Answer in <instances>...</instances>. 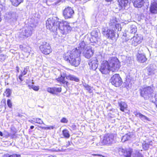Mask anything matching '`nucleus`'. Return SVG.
Here are the masks:
<instances>
[{
	"label": "nucleus",
	"instance_id": "40",
	"mask_svg": "<svg viewBox=\"0 0 157 157\" xmlns=\"http://www.w3.org/2000/svg\"><path fill=\"white\" fill-rule=\"evenodd\" d=\"M7 58V56L6 55L1 54L0 55V59L1 61H4Z\"/></svg>",
	"mask_w": 157,
	"mask_h": 157
},
{
	"label": "nucleus",
	"instance_id": "36",
	"mask_svg": "<svg viewBox=\"0 0 157 157\" xmlns=\"http://www.w3.org/2000/svg\"><path fill=\"white\" fill-rule=\"evenodd\" d=\"M54 94H56L57 92H60L62 90V88L61 87H53Z\"/></svg>",
	"mask_w": 157,
	"mask_h": 157
},
{
	"label": "nucleus",
	"instance_id": "42",
	"mask_svg": "<svg viewBox=\"0 0 157 157\" xmlns=\"http://www.w3.org/2000/svg\"><path fill=\"white\" fill-rule=\"evenodd\" d=\"M7 104L9 108H11L12 107V103L10 100V99H8L7 100Z\"/></svg>",
	"mask_w": 157,
	"mask_h": 157
},
{
	"label": "nucleus",
	"instance_id": "28",
	"mask_svg": "<svg viewBox=\"0 0 157 157\" xmlns=\"http://www.w3.org/2000/svg\"><path fill=\"white\" fill-rule=\"evenodd\" d=\"M12 5L17 7L22 2L23 0H10Z\"/></svg>",
	"mask_w": 157,
	"mask_h": 157
},
{
	"label": "nucleus",
	"instance_id": "39",
	"mask_svg": "<svg viewBox=\"0 0 157 157\" xmlns=\"http://www.w3.org/2000/svg\"><path fill=\"white\" fill-rule=\"evenodd\" d=\"M3 157H21L20 155L17 154L9 155V154L5 155Z\"/></svg>",
	"mask_w": 157,
	"mask_h": 157
},
{
	"label": "nucleus",
	"instance_id": "57",
	"mask_svg": "<svg viewBox=\"0 0 157 157\" xmlns=\"http://www.w3.org/2000/svg\"><path fill=\"white\" fill-rule=\"evenodd\" d=\"M45 128H47V127H43L42 128H43V129H45Z\"/></svg>",
	"mask_w": 157,
	"mask_h": 157
},
{
	"label": "nucleus",
	"instance_id": "23",
	"mask_svg": "<svg viewBox=\"0 0 157 157\" xmlns=\"http://www.w3.org/2000/svg\"><path fill=\"white\" fill-rule=\"evenodd\" d=\"M117 23V21L116 18L115 17H112L110 19L109 22V25L111 28L115 27V25H116Z\"/></svg>",
	"mask_w": 157,
	"mask_h": 157
},
{
	"label": "nucleus",
	"instance_id": "15",
	"mask_svg": "<svg viewBox=\"0 0 157 157\" xmlns=\"http://www.w3.org/2000/svg\"><path fill=\"white\" fill-rule=\"evenodd\" d=\"M94 51L90 46H87L84 50L83 54L84 56L87 59L90 58L93 55Z\"/></svg>",
	"mask_w": 157,
	"mask_h": 157
},
{
	"label": "nucleus",
	"instance_id": "9",
	"mask_svg": "<svg viewBox=\"0 0 157 157\" xmlns=\"http://www.w3.org/2000/svg\"><path fill=\"white\" fill-rule=\"evenodd\" d=\"M40 49L41 52L46 55L49 54L52 52L49 44L45 42H42L40 47Z\"/></svg>",
	"mask_w": 157,
	"mask_h": 157
},
{
	"label": "nucleus",
	"instance_id": "21",
	"mask_svg": "<svg viewBox=\"0 0 157 157\" xmlns=\"http://www.w3.org/2000/svg\"><path fill=\"white\" fill-rule=\"evenodd\" d=\"M133 5L136 7L141 8L144 3V0H133Z\"/></svg>",
	"mask_w": 157,
	"mask_h": 157
},
{
	"label": "nucleus",
	"instance_id": "47",
	"mask_svg": "<svg viewBox=\"0 0 157 157\" xmlns=\"http://www.w3.org/2000/svg\"><path fill=\"white\" fill-rule=\"evenodd\" d=\"M92 155L94 156H95L96 157H103L104 156H102V155H99V154H93Z\"/></svg>",
	"mask_w": 157,
	"mask_h": 157
},
{
	"label": "nucleus",
	"instance_id": "20",
	"mask_svg": "<svg viewBox=\"0 0 157 157\" xmlns=\"http://www.w3.org/2000/svg\"><path fill=\"white\" fill-rule=\"evenodd\" d=\"M134 114L137 117H139L140 119L144 122H146L147 121H150V118L146 116L143 115L141 113L137 112H135Z\"/></svg>",
	"mask_w": 157,
	"mask_h": 157
},
{
	"label": "nucleus",
	"instance_id": "51",
	"mask_svg": "<svg viewBox=\"0 0 157 157\" xmlns=\"http://www.w3.org/2000/svg\"><path fill=\"white\" fill-rule=\"evenodd\" d=\"M106 2H111V1H112L113 0H105Z\"/></svg>",
	"mask_w": 157,
	"mask_h": 157
},
{
	"label": "nucleus",
	"instance_id": "3",
	"mask_svg": "<svg viewBox=\"0 0 157 157\" xmlns=\"http://www.w3.org/2000/svg\"><path fill=\"white\" fill-rule=\"evenodd\" d=\"M80 54L79 51L76 50V49H73L64 55L63 58L72 66L77 67L81 61Z\"/></svg>",
	"mask_w": 157,
	"mask_h": 157
},
{
	"label": "nucleus",
	"instance_id": "58",
	"mask_svg": "<svg viewBox=\"0 0 157 157\" xmlns=\"http://www.w3.org/2000/svg\"><path fill=\"white\" fill-rule=\"evenodd\" d=\"M27 48H28L29 49H30V48H29V47H27Z\"/></svg>",
	"mask_w": 157,
	"mask_h": 157
},
{
	"label": "nucleus",
	"instance_id": "22",
	"mask_svg": "<svg viewBox=\"0 0 157 157\" xmlns=\"http://www.w3.org/2000/svg\"><path fill=\"white\" fill-rule=\"evenodd\" d=\"M86 44L84 41H82L79 43L78 47L74 49H76V50L80 52V54L83 51L84 49V47Z\"/></svg>",
	"mask_w": 157,
	"mask_h": 157
},
{
	"label": "nucleus",
	"instance_id": "12",
	"mask_svg": "<svg viewBox=\"0 0 157 157\" xmlns=\"http://www.w3.org/2000/svg\"><path fill=\"white\" fill-rule=\"evenodd\" d=\"M143 39V36L140 34L135 35L130 40V42L132 45L136 46L140 44Z\"/></svg>",
	"mask_w": 157,
	"mask_h": 157
},
{
	"label": "nucleus",
	"instance_id": "4",
	"mask_svg": "<svg viewBox=\"0 0 157 157\" xmlns=\"http://www.w3.org/2000/svg\"><path fill=\"white\" fill-rule=\"evenodd\" d=\"M153 92V87L148 86L144 88L141 90L140 95L145 99L154 97L155 100H157V94H156L155 95Z\"/></svg>",
	"mask_w": 157,
	"mask_h": 157
},
{
	"label": "nucleus",
	"instance_id": "7",
	"mask_svg": "<svg viewBox=\"0 0 157 157\" xmlns=\"http://www.w3.org/2000/svg\"><path fill=\"white\" fill-rule=\"evenodd\" d=\"M114 135L111 134H105L102 138L101 139V142L102 144H111L114 140Z\"/></svg>",
	"mask_w": 157,
	"mask_h": 157
},
{
	"label": "nucleus",
	"instance_id": "2",
	"mask_svg": "<svg viewBox=\"0 0 157 157\" xmlns=\"http://www.w3.org/2000/svg\"><path fill=\"white\" fill-rule=\"evenodd\" d=\"M120 66L118 59L116 57H112L108 61L105 60L102 62L99 70L102 74L106 75L110 71L112 72L117 71Z\"/></svg>",
	"mask_w": 157,
	"mask_h": 157
},
{
	"label": "nucleus",
	"instance_id": "34",
	"mask_svg": "<svg viewBox=\"0 0 157 157\" xmlns=\"http://www.w3.org/2000/svg\"><path fill=\"white\" fill-rule=\"evenodd\" d=\"M83 86L90 93L92 92V87L89 86L88 84L84 83L83 85Z\"/></svg>",
	"mask_w": 157,
	"mask_h": 157
},
{
	"label": "nucleus",
	"instance_id": "46",
	"mask_svg": "<svg viewBox=\"0 0 157 157\" xmlns=\"http://www.w3.org/2000/svg\"><path fill=\"white\" fill-rule=\"evenodd\" d=\"M55 128L54 126H51L50 127H47V128H45V129H53Z\"/></svg>",
	"mask_w": 157,
	"mask_h": 157
},
{
	"label": "nucleus",
	"instance_id": "1",
	"mask_svg": "<svg viewBox=\"0 0 157 157\" xmlns=\"http://www.w3.org/2000/svg\"><path fill=\"white\" fill-rule=\"evenodd\" d=\"M56 17L48 18L46 22V27L51 31L57 32L59 31L62 34H66L71 30V27L69 23L66 21H59Z\"/></svg>",
	"mask_w": 157,
	"mask_h": 157
},
{
	"label": "nucleus",
	"instance_id": "56",
	"mask_svg": "<svg viewBox=\"0 0 157 157\" xmlns=\"http://www.w3.org/2000/svg\"><path fill=\"white\" fill-rule=\"evenodd\" d=\"M1 49V48L0 47V53H1L2 52Z\"/></svg>",
	"mask_w": 157,
	"mask_h": 157
},
{
	"label": "nucleus",
	"instance_id": "43",
	"mask_svg": "<svg viewBox=\"0 0 157 157\" xmlns=\"http://www.w3.org/2000/svg\"><path fill=\"white\" fill-rule=\"evenodd\" d=\"M133 157H143V156L141 154L137 152L134 155Z\"/></svg>",
	"mask_w": 157,
	"mask_h": 157
},
{
	"label": "nucleus",
	"instance_id": "52",
	"mask_svg": "<svg viewBox=\"0 0 157 157\" xmlns=\"http://www.w3.org/2000/svg\"><path fill=\"white\" fill-rule=\"evenodd\" d=\"M34 128V126H31L30 127V128L31 129H33Z\"/></svg>",
	"mask_w": 157,
	"mask_h": 157
},
{
	"label": "nucleus",
	"instance_id": "32",
	"mask_svg": "<svg viewBox=\"0 0 157 157\" xmlns=\"http://www.w3.org/2000/svg\"><path fill=\"white\" fill-rule=\"evenodd\" d=\"M31 121H33L34 122L40 124H44V123L43 121L40 118H32V120H31Z\"/></svg>",
	"mask_w": 157,
	"mask_h": 157
},
{
	"label": "nucleus",
	"instance_id": "19",
	"mask_svg": "<svg viewBox=\"0 0 157 157\" xmlns=\"http://www.w3.org/2000/svg\"><path fill=\"white\" fill-rule=\"evenodd\" d=\"M57 81L60 83H61L64 85V86L65 87H68V85L69 84V83L65 80V77L61 75L60 77H59L56 79Z\"/></svg>",
	"mask_w": 157,
	"mask_h": 157
},
{
	"label": "nucleus",
	"instance_id": "17",
	"mask_svg": "<svg viewBox=\"0 0 157 157\" xmlns=\"http://www.w3.org/2000/svg\"><path fill=\"white\" fill-rule=\"evenodd\" d=\"M150 11L152 13H157V0H152L150 7Z\"/></svg>",
	"mask_w": 157,
	"mask_h": 157
},
{
	"label": "nucleus",
	"instance_id": "31",
	"mask_svg": "<svg viewBox=\"0 0 157 157\" xmlns=\"http://www.w3.org/2000/svg\"><path fill=\"white\" fill-rule=\"evenodd\" d=\"M16 133V131L15 129L13 128H11V132L10 133H7V136H10L12 138L15 135V134Z\"/></svg>",
	"mask_w": 157,
	"mask_h": 157
},
{
	"label": "nucleus",
	"instance_id": "38",
	"mask_svg": "<svg viewBox=\"0 0 157 157\" xmlns=\"http://www.w3.org/2000/svg\"><path fill=\"white\" fill-rule=\"evenodd\" d=\"M47 90L48 92L52 94H54V92L53 87H49L48 88H47Z\"/></svg>",
	"mask_w": 157,
	"mask_h": 157
},
{
	"label": "nucleus",
	"instance_id": "13",
	"mask_svg": "<svg viewBox=\"0 0 157 157\" xmlns=\"http://www.w3.org/2000/svg\"><path fill=\"white\" fill-rule=\"evenodd\" d=\"M74 12L71 7L68 6L64 10L63 12V15L65 19L71 18L72 17Z\"/></svg>",
	"mask_w": 157,
	"mask_h": 157
},
{
	"label": "nucleus",
	"instance_id": "6",
	"mask_svg": "<svg viewBox=\"0 0 157 157\" xmlns=\"http://www.w3.org/2000/svg\"><path fill=\"white\" fill-rule=\"evenodd\" d=\"M91 38L90 39V41L91 43H97L98 45L101 44V34L98 30L93 31L91 33Z\"/></svg>",
	"mask_w": 157,
	"mask_h": 157
},
{
	"label": "nucleus",
	"instance_id": "27",
	"mask_svg": "<svg viewBox=\"0 0 157 157\" xmlns=\"http://www.w3.org/2000/svg\"><path fill=\"white\" fill-rule=\"evenodd\" d=\"M119 105L120 107V110L124 112V109L127 107V105L124 102L121 101L118 102Z\"/></svg>",
	"mask_w": 157,
	"mask_h": 157
},
{
	"label": "nucleus",
	"instance_id": "55",
	"mask_svg": "<svg viewBox=\"0 0 157 157\" xmlns=\"http://www.w3.org/2000/svg\"><path fill=\"white\" fill-rule=\"evenodd\" d=\"M48 157H56L54 156H52V155H50V156H48Z\"/></svg>",
	"mask_w": 157,
	"mask_h": 157
},
{
	"label": "nucleus",
	"instance_id": "33",
	"mask_svg": "<svg viewBox=\"0 0 157 157\" xmlns=\"http://www.w3.org/2000/svg\"><path fill=\"white\" fill-rule=\"evenodd\" d=\"M137 31V28L136 26L134 25H132L130 27V32L131 33L134 34L136 33Z\"/></svg>",
	"mask_w": 157,
	"mask_h": 157
},
{
	"label": "nucleus",
	"instance_id": "24",
	"mask_svg": "<svg viewBox=\"0 0 157 157\" xmlns=\"http://www.w3.org/2000/svg\"><path fill=\"white\" fill-rule=\"evenodd\" d=\"M137 58L138 60L141 63H144L147 59L144 54L139 53L137 56Z\"/></svg>",
	"mask_w": 157,
	"mask_h": 157
},
{
	"label": "nucleus",
	"instance_id": "49",
	"mask_svg": "<svg viewBox=\"0 0 157 157\" xmlns=\"http://www.w3.org/2000/svg\"><path fill=\"white\" fill-rule=\"evenodd\" d=\"M28 86L29 87V88L30 89H31V88L33 89V86H34L33 85H29Z\"/></svg>",
	"mask_w": 157,
	"mask_h": 157
},
{
	"label": "nucleus",
	"instance_id": "50",
	"mask_svg": "<svg viewBox=\"0 0 157 157\" xmlns=\"http://www.w3.org/2000/svg\"><path fill=\"white\" fill-rule=\"evenodd\" d=\"M0 136H3V134L2 132L1 131H0Z\"/></svg>",
	"mask_w": 157,
	"mask_h": 157
},
{
	"label": "nucleus",
	"instance_id": "35",
	"mask_svg": "<svg viewBox=\"0 0 157 157\" xmlns=\"http://www.w3.org/2000/svg\"><path fill=\"white\" fill-rule=\"evenodd\" d=\"M150 143L149 142L146 143V142H144L143 144V147L145 150L147 149L149 147V145Z\"/></svg>",
	"mask_w": 157,
	"mask_h": 157
},
{
	"label": "nucleus",
	"instance_id": "37",
	"mask_svg": "<svg viewBox=\"0 0 157 157\" xmlns=\"http://www.w3.org/2000/svg\"><path fill=\"white\" fill-rule=\"evenodd\" d=\"M11 93V90L9 89H6L5 92V94L6 96L7 97H9L10 96Z\"/></svg>",
	"mask_w": 157,
	"mask_h": 157
},
{
	"label": "nucleus",
	"instance_id": "45",
	"mask_svg": "<svg viewBox=\"0 0 157 157\" xmlns=\"http://www.w3.org/2000/svg\"><path fill=\"white\" fill-rule=\"evenodd\" d=\"M33 89L35 91H38L39 90V87L35 86H33Z\"/></svg>",
	"mask_w": 157,
	"mask_h": 157
},
{
	"label": "nucleus",
	"instance_id": "29",
	"mask_svg": "<svg viewBox=\"0 0 157 157\" xmlns=\"http://www.w3.org/2000/svg\"><path fill=\"white\" fill-rule=\"evenodd\" d=\"M66 77L67 79H70L71 81H74L76 82H78L79 81V79L78 78L71 75H67L66 76Z\"/></svg>",
	"mask_w": 157,
	"mask_h": 157
},
{
	"label": "nucleus",
	"instance_id": "10",
	"mask_svg": "<svg viewBox=\"0 0 157 157\" xmlns=\"http://www.w3.org/2000/svg\"><path fill=\"white\" fill-rule=\"evenodd\" d=\"M146 70L149 76H154L157 75V67L155 65H150L146 68Z\"/></svg>",
	"mask_w": 157,
	"mask_h": 157
},
{
	"label": "nucleus",
	"instance_id": "30",
	"mask_svg": "<svg viewBox=\"0 0 157 157\" xmlns=\"http://www.w3.org/2000/svg\"><path fill=\"white\" fill-rule=\"evenodd\" d=\"M62 133L64 137L67 138H69L70 136L68 131L66 129H64L62 131Z\"/></svg>",
	"mask_w": 157,
	"mask_h": 157
},
{
	"label": "nucleus",
	"instance_id": "16",
	"mask_svg": "<svg viewBox=\"0 0 157 157\" xmlns=\"http://www.w3.org/2000/svg\"><path fill=\"white\" fill-rule=\"evenodd\" d=\"M89 65L90 69L93 70H96L98 66V61L97 59L95 57L92 59L90 60L89 62Z\"/></svg>",
	"mask_w": 157,
	"mask_h": 157
},
{
	"label": "nucleus",
	"instance_id": "11",
	"mask_svg": "<svg viewBox=\"0 0 157 157\" xmlns=\"http://www.w3.org/2000/svg\"><path fill=\"white\" fill-rule=\"evenodd\" d=\"M102 32L103 35L106 37L112 39L115 36V33L113 30L109 29L107 27L103 28Z\"/></svg>",
	"mask_w": 157,
	"mask_h": 157
},
{
	"label": "nucleus",
	"instance_id": "41",
	"mask_svg": "<svg viewBox=\"0 0 157 157\" xmlns=\"http://www.w3.org/2000/svg\"><path fill=\"white\" fill-rule=\"evenodd\" d=\"M115 27H116V29H117L118 31H121V25L119 24H117L115 25Z\"/></svg>",
	"mask_w": 157,
	"mask_h": 157
},
{
	"label": "nucleus",
	"instance_id": "14",
	"mask_svg": "<svg viewBox=\"0 0 157 157\" xmlns=\"http://www.w3.org/2000/svg\"><path fill=\"white\" fill-rule=\"evenodd\" d=\"M118 152L120 155H123L125 157H131L132 151L131 149H124L122 148H119Z\"/></svg>",
	"mask_w": 157,
	"mask_h": 157
},
{
	"label": "nucleus",
	"instance_id": "26",
	"mask_svg": "<svg viewBox=\"0 0 157 157\" xmlns=\"http://www.w3.org/2000/svg\"><path fill=\"white\" fill-rule=\"evenodd\" d=\"M4 17L5 18L8 20L11 19L12 18H14L15 17V13L10 12L7 13Z\"/></svg>",
	"mask_w": 157,
	"mask_h": 157
},
{
	"label": "nucleus",
	"instance_id": "18",
	"mask_svg": "<svg viewBox=\"0 0 157 157\" xmlns=\"http://www.w3.org/2000/svg\"><path fill=\"white\" fill-rule=\"evenodd\" d=\"M131 0H118L119 5L122 9H124L125 7L128 6L130 4Z\"/></svg>",
	"mask_w": 157,
	"mask_h": 157
},
{
	"label": "nucleus",
	"instance_id": "8",
	"mask_svg": "<svg viewBox=\"0 0 157 157\" xmlns=\"http://www.w3.org/2000/svg\"><path fill=\"white\" fill-rule=\"evenodd\" d=\"M110 81L112 85L116 87L120 86L122 81L119 74H115L111 78Z\"/></svg>",
	"mask_w": 157,
	"mask_h": 157
},
{
	"label": "nucleus",
	"instance_id": "5",
	"mask_svg": "<svg viewBox=\"0 0 157 157\" xmlns=\"http://www.w3.org/2000/svg\"><path fill=\"white\" fill-rule=\"evenodd\" d=\"M33 30V28L31 26L23 28L20 32L19 37L23 39L26 38L31 35Z\"/></svg>",
	"mask_w": 157,
	"mask_h": 157
},
{
	"label": "nucleus",
	"instance_id": "48",
	"mask_svg": "<svg viewBox=\"0 0 157 157\" xmlns=\"http://www.w3.org/2000/svg\"><path fill=\"white\" fill-rule=\"evenodd\" d=\"M64 0H58L56 2V4H58L60 2H64Z\"/></svg>",
	"mask_w": 157,
	"mask_h": 157
},
{
	"label": "nucleus",
	"instance_id": "44",
	"mask_svg": "<svg viewBox=\"0 0 157 157\" xmlns=\"http://www.w3.org/2000/svg\"><path fill=\"white\" fill-rule=\"evenodd\" d=\"M60 121L62 123H66L67 122V120L66 118L63 117L61 120Z\"/></svg>",
	"mask_w": 157,
	"mask_h": 157
},
{
	"label": "nucleus",
	"instance_id": "54",
	"mask_svg": "<svg viewBox=\"0 0 157 157\" xmlns=\"http://www.w3.org/2000/svg\"><path fill=\"white\" fill-rule=\"evenodd\" d=\"M32 120H32H31V121H29L31 123H33V121H32L31 120Z\"/></svg>",
	"mask_w": 157,
	"mask_h": 157
},
{
	"label": "nucleus",
	"instance_id": "53",
	"mask_svg": "<svg viewBox=\"0 0 157 157\" xmlns=\"http://www.w3.org/2000/svg\"><path fill=\"white\" fill-rule=\"evenodd\" d=\"M68 144H67V147L69 146V145H70V142L69 141L68 142Z\"/></svg>",
	"mask_w": 157,
	"mask_h": 157
},
{
	"label": "nucleus",
	"instance_id": "25",
	"mask_svg": "<svg viewBox=\"0 0 157 157\" xmlns=\"http://www.w3.org/2000/svg\"><path fill=\"white\" fill-rule=\"evenodd\" d=\"M29 68L28 67H26L24 68L23 71H21V73L19 76V78L21 82L23 80V79L22 78V77L27 74Z\"/></svg>",
	"mask_w": 157,
	"mask_h": 157
}]
</instances>
